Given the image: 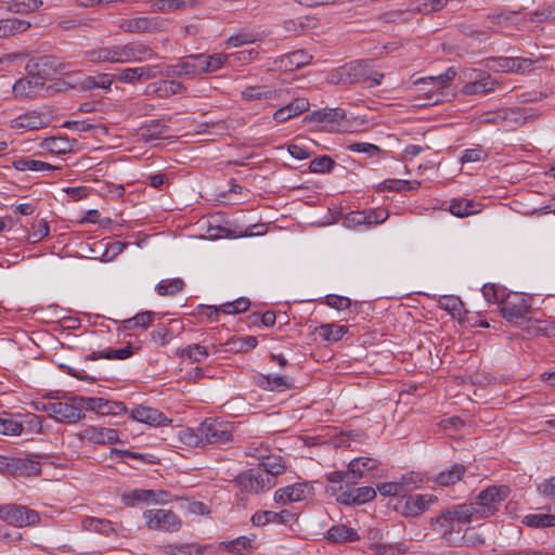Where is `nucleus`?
Returning <instances> with one entry per match:
<instances>
[{"instance_id": "obj_1", "label": "nucleus", "mask_w": 555, "mask_h": 555, "mask_svg": "<svg viewBox=\"0 0 555 555\" xmlns=\"http://www.w3.org/2000/svg\"><path fill=\"white\" fill-rule=\"evenodd\" d=\"M154 51L144 43L128 42L125 44L101 46L83 52L89 63H134L150 60Z\"/></svg>"}, {"instance_id": "obj_2", "label": "nucleus", "mask_w": 555, "mask_h": 555, "mask_svg": "<svg viewBox=\"0 0 555 555\" xmlns=\"http://www.w3.org/2000/svg\"><path fill=\"white\" fill-rule=\"evenodd\" d=\"M285 472L281 456H264L257 468H250L236 476V485L245 492L259 493L276 485V477Z\"/></svg>"}, {"instance_id": "obj_3", "label": "nucleus", "mask_w": 555, "mask_h": 555, "mask_svg": "<svg viewBox=\"0 0 555 555\" xmlns=\"http://www.w3.org/2000/svg\"><path fill=\"white\" fill-rule=\"evenodd\" d=\"M473 521L472 512L464 504H457L440 513L430 519L434 531L439 532L442 539L451 546H460L457 538L464 525Z\"/></svg>"}, {"instance_id": "obj_4", "label": "nucleus", "mask_w": 555, "mask_h": 555, "mask_svg": "<svg viewBox=\"0 0 555 555\" xmlns=\"http://www.w3.org/2000/svg\"><path fill=\"white\" fill-rule=\"evenodd\" d=\"M232 439V425L211 418L205 420L196 431L190 428L185 429L182 436V440L193 447L202 444L221 446L231 442Z\"/></svg>"}, {"instance_id": "obj_5", "label": "nucleus", "mask_w": 555, "mask_h": 555, "mask_svg": "<svg viewBox=\"0 0 555 555\" xmlns=\"http://www.w3.org/2000/svg\"><path fill=\"white\" fill-rule=\"evenodd\" d=\"M509 494L507 486H490L483 489L475 499L474 502L464 504L472 512V518H487L498 512L499 505Z\"/></svg>"}, {"instance_id": "obj_6", "label": "nucleus", "mask_w": 555, "mask_h": 555, "mask_svg": "<svg viewBox=\"0 0 555 555\" xmlns=\"http://www.w3.org/2000/svg\"><path fill=\"white\" fill-rule=\"evenodd\" d=\"M81 396L70 397L65 401H47L36 405L37 410L46 412L55 421L65 424H75L85 418Z\"/></svg>"}, {"instance_id": "obj_7", "label": "nucleus", "mask_w": 555, "mask_h": 555, "mask_svg": "<svg viewBox=\"0 0 555 555\" xmlns=\"http://www.w3.org/2000/svg\"><path fill=\"white\" fill-rule=\"evenodd\" d=\"M145 526L150 530L177 532L181 526V518L171 509H147L143 513Z\"/></svg>"}, {"instance_id": "obj_8", "label": "nucleus", "mask_w": 555, "mask_h": 555, "mask_svg": "<svg viewBox=\"0 0 555 555\" xmlns=\"http://www.w3.org/2000/svg\"><path fill=\"white\" fill-rule=\"evenodd\" d=\"M0 519L15 527H25L37 524L40 517L24 505L5 504L0 506Z\"/></svg>"}, {"instance_id": "obj_9", "label": "nucleus", "mask_w": 555, "mask_h": 555, "mask_svg": "<svg viewBox=\"0 0 555 555\" xmlns=\"http://www.w3.org/2000/svg\"><path fill=\"white\" fill-rule=\"evenodd\" d=\"M437 500V496L428 493L411 494L399 500L397 509L406 518H415L425 513Z\"/></svg>"}, {"instance_id": "obj_10", "label": "nucleus", "mask_w": 555, "mask_h": 555, "mask_svg": "<svg viewBox=\"0 0 555 555\" xmlns=\"http://www.w3.org/2000/svg\"><path fill=\"white\" fill-rule=\"evenodd\" d=\"M529 310L530 299L520 293L506 295L501 305V313L509 322L525 319Z\"/></svg>"}, {"instance_id": "obj_11", "label": "nucleus", "mask_w": 555, "mask_h": 555, "mask_svg": "<svg viewBox=\"0 0 555 555\" xmlns=\"http://www.w3.org/2000/svg\"><path fill=\"white\" fill-rule=\"evenodd\" d=\"M166 21L156 16H137L125 18L120 22L119 28L131 34H154L165 28Z\"/></svg>"}, {"instance_id": "obj_12", "label": "nucleus", "mask_w": 555, "mask_h": 555, "mask_svg": "<svg viewBox=\"0 0 555 555\" xmlns=\"http://www.w3.org/2000/svg\"><path fill=\"white\" fill-rule=\"evenodd\" d=\"M51 116L48 113L30 111L24 113L10 121V127L18 133L39 130L48 127Z\"/></svg>"}, {"instance_id": "obj_13", "label": "nucleus", "mask_w": 555, "mask_h": 555, "mask_svg": "<svg viewBox=\"0 0 555 555\" xmlns=\"http://www.w3.org/2000/svg\"><path fill=\"white\" fill-rule=\"evenodd\" d=\"M201 56L199 54L190 55L181 59L176 64H170L166 66L165 75L167 77H185L192 78L197 75L203 74Z\"/></svg>"}, {"instance_id": "obj_14", "label": "nucleus", "mask_w": 555, "mask_h": 555, "mask_svg": "<svg viewBox=\"0 0 555 555\" xmlns=\"http://www.w3.org/2000/svg\"><path fill=\"white\" fill-rule=\"evenodd\" d=\"M363 76V62H352L332 70L326 81L332 85H349L359 82Z\"/></svg>"}, {"instance_id": "obj_15", "label": "nucleus", "mask_w": 555, "mask_h": 555, "mask_svg": "<svg viewBox=\"0 0 555 555\" xmlns=\"http://www.w3.org/2000/svg\"><path fill=\"white\" fill-rule=\"evenodd\" d=\"M305 119L311 122L323 124L330 130L339 131L341 130V124L346 119V113L343 108L339 107H325L313 111L307 115Z\"/></svg>"}, {"instance_id": "obj_16", "label": "nucleus", "mask_w": 555, "mask_h": 555, "mask_svg": "<svg viewBox=\"0 0 555 555\" xmlns=\"http://www.w3.org/2000/svg\"><path fill=\"white\" fill-rule=\"evenodd\" d=\"M128 413L133 421L146 424L151 427L167 426L171 423V420L163 412L146 405H134Z\"/></svg>"}, {"instance_id": "obj_17", "label": "nucleus", "mask_w": 555, "mask_h": 555, "mask_svg": "<svg viewBox=\"0 0 555 555\" xmlns=\"http://www.w3.org/2000/svg\"><path fill=\"white\" fill-rule=\"evenodd\" d=\"M455 76V69L450 67L441 75L421 78L416 83L433 86V88L428 90V92H431L433 94H430L428 98L437 103L443 101V91L448 88L449 82L453 80Z\"/></svg>"}, {"instance_id": "obj_18", "label": "nucleus", "mask_w": 555, "mask_h": 555, "mask_svg": "<svg viewBox=\"0 0 555 555\" xmlns=\"http://www.w3.org/2000/svg\"><path fill=\"white\" fill-rule=\"evenodd\" d=\"M312 493V485L308 482H299L276 490L274 493V500L276 503L288 504L302 501Z\"/></svg>"}, {"instance_id": "obj_19", "label": "nucleus", "mask_w": 555, "mask_h": 555, "mask_svg": "<svg viewBox=\"0 0 555 555\" xmlns=\"http://www.w3.org/2000/svg\"><path fill=\"white\" fill-rule=\"evenodd\" d=\"M77 437L80 440L95 444H113L119 441V435L116 429L96 426H88L79 431Z\"/></svg>"}, {"instance_id": "obj_20", "label": "nucleus", "mask_w": 555, "mask_h": 555, "mask_svg": "<svg viewBox=\"0 0 555 555\" xmlns=\"http://www.w3.org/2000/svg\"><path fill=\"white\" fill-rule=\"evenodd\" d=\"M168 131V126L160 120H154L151 124L140 128L138 133L139 140L153 146L164 145V141L170 140L169 137H164Z\"/></svg>"}, {"instance_id": "obj_21", "label": "nucleus", "mask_w": 555, "mask_h": 555, "mask_svg": "<svg viewBox=\"0 0 555 555\" xmlns=\"http://www.w3.org/2000/svg\"><path fill=\"white\" fill-rule=\"evenodd\" d=\"M27 72L31 75L29 77L21 78L13 85V93L15 96L28 98L33 96L37 90L43 86L42 75H33L31 65H26Z\"/></svg>"}, {"instance_id": "obj_22", "label": "nucleus", "mask_w": 555, "mask_h": 555, "mask_svg": "<svg viewBox=\"0 0 555 555\" xmlns=\"http://www.w3.org/2000/svg\"><path fill=\"white\" fill-rule=\"evenodd\" d=\"M41 456L27 455L26 457H13L8 463V466L21 476H38L41 472Z\"/></svg>"}, {"instance_id": "obj_23", "label": "nucleus", "mask_w": 555, "mask_h": 555, "mask_svg": "<svg viewBox=\"0 0 555 555\" xmlns=\"http://www.w3.org/2000/svg\"><path fill=\"white\" fill-rule=\"evenodd\" d=\"M474 78L463 86V93L466 95L487 94L495 88V82L485 72L474 70Z\"/></svg>"}, {"instance_id": "obj_24", "label": "nucleus", "mask_w": 555, "mask_h": 555, "mask_svg": "<svg viewBox=\"0 0 555 555\" xmlns=\"http://www.w3.org/2000/svg\"><path fill=\"white\" fill-rule=\"evenodd\" d=\"M531 61L521 57H495L489 61V67L504 73H519L531 66Z\"/></svg>"}, {"instance_id": "obj_25", "label": "nucleus", "mask_w": 555, "mask_h": 555, "mask_svg": "<svg viewBox=\"0 0 555 555\" xmlns=\"http://www.w3.org/2000/svg\"><path fill=\"white\" fill-rule=\"evenodd\" d=\"M14 168L18 171H54L62 170L59 164H52L33 156H22L13 162Z\"/></svg>"}, {"instance_id": "obj_26", "label": "nucleus", "mask_w": 555, "mask_h": 555, "mask_svg": "<svg viewBox=\"0 0 555 555\" xmlns=\"http://www.w3.org/2000/svg\"><path fill=\"white\" fill-rule=\"evenodd\" d=\"M379 465L378 461L371 457L353 459L348 465L350 473V485H356L362 479L367 472L375 469Z\"/></svg>"}, {"instance_id": "obj_27", "label": "nucleus", "mask_w": 555, "mask_h": 555, "mask_svg": "<svg viewBox=\"0 0 555 555\" xmlns=\"http://www.w3.org/2000/svg\"><path fill=\"white\" fill-rule=\"evenodd\" d=\"M309 106H310V103L307 99L297 98L289 104L275 111V113L273 114V119L276 122H284V121L308 111Z\"/></svg>"}, {"instance_id": "obj_28", "label": "nucleus", "mask_w": 555, "mask_h": 555, "mask_svg": "<svg viewBox=\"0 0 555 555\" xmlns=\"http://www.w3.org/2000/svg\"><path fill=\"white\" fill-rule=\"evenodd\" d=\"M349 332L348 325L337 323L321 324L315 328V333L327 343L339 341Z\"/></svg>"}, {"instance_id": "obj_29", "label": "nucleus", "mask_w": 555, "mask_h": 555, "mask_svg": "<svg viewBox=\"0 0 555 555\" xmlns=\"http://www.w3.org/2000/svg\"><path fill=\"white\" fill-rule=\"evenodd\" d=\"M326 539L334 543L353 542L360 539L358 532L345 525H337L330 528Z\"/></svg>"}, {"instance_id": "obj_30", "label": "nucleus", "mask_w": 555, "mask_h": 555, "mask_svg": "<svg viewBox=\"0 0 555 555\" xmlns=\"http://www.w3.org/2000/svg\"><path fill=\"white\" fill-rule=\"evenodd\" d=\"M75 141L65 137H51L42 141L41 147L51 154H65L73 150Z\"/></svg>"}, {"instance_id": "obj_31", "label": "nucleus", "mask_w": 555, "mask_h": 555, "mask_svg": "<svg viewBox=\"0 0 555 555\" xmlns=\"http://www.w3.org/2000/svg\"><path fill=\"white\" fill-rule=\"evenodd\" d=\"M420 185L421 182L418 180L387 179L378 185V191L405 193L417 190Z\"/></svg>"}, {"instance_id": "obj_32", "label": "nucleus", "mask_w": 555, "mask_h": 555, "mask_svg": "<svg viewBox=\"0 0 555 555\" xmlns=\"http://www.w3.org/2000/svg\"><path fill=\"white\" fill-rule=\"evenodd\" d=\"M312 60V55L305 50H297L288 53L281 59L282 66L287 70H295L308 65Z\"/></svg>"}, {"instance_id": "obj_33", "label": "nucleus", "mask_w": 555, "mask_h": 555, "mask_svg": "<svg viewBox=\"0 0 555 555\" xmlns=\"http://www.w3.org/2000/svg\"><path fill=\"white\" fill-rule=\"evenodd\" d=\"M466 472V467L462 464H454L450 469L440 472L434 481L443 487L452 486L460 481Z\"/></svg>"}, {"instance_id": "obj_34", "label": "nucleus", "mask_w": 555, "mask_h": 555, "mask_svg": "<svg viewBox=\"0 0 555 555\" xmlns=\"http://www.w3.org/2000/svg\"><path fill=\"white\" fill-rule=\"evenodd\" d=\"M259 385L269 391H284L293 387V380L284 375L261 376Z\"/></svg>"}, {"instance_id": "obj_35", "label": "nucleus", "mask_w": 555, "mask_h": 555, "mask_svg": "<svg viewBox=\"0 0 555 555\" xmlns=\"http://www.w3.org/2000/svg\"><path fill=\"white\" fill-rule=\"evenodd\" d=\"M30 27V23L16 17L0 20V38L24 33Z\"/></svg>"}, {"instance_id": "obj_36", "label": "nucleus", "mask_w": 555, "mask_h": 555, "mask_svg": "<svg viewBox=\"0 0 555 555\" xmlns=\"http://www.w3.org/2000/svg\"><path fill=\"white\" fill-rule=\"evenodd\" d=\"M114 76L105 73L98 74L95 76H87L80 81V88L82 90H92L95 88L103 90H111Z\"/></svg>"}, {"instance_id": "obj_37", "label": "nucleus", "mask_w": 555, "mask_h": 555, "mask_svg": "<svg viewBox=\"0 0 555 555\" xmlns=\"http://www.w3.org/2000/svg\"><path fill=\"white\" fill-rule=\"evenodd\" d=\"M197 4V0H156L152 3L151 8L155 12H171L193 8Z\"/></svg>"}, {"instance_id": "obj_38", "label": "nucleus", "mask_w": 555, "mask_h": 555, "mask_svg": "<svg viewBox=\"0 0 555 555\" xmlns=\"http://www.w3.org/2000/svg\"><path fill=\"white\" fill-rule=\"evenodd\" d=\"M258 344L255 336L232 337L224 344L225 350L230 352H247Z\"/></svg>"}, {"instance_id": "obj_39", "label": "nucleus", "mask_w": 555, "mask_h": 555, "mask_svg": "<svg viewBox=\"0 0 555 555\" xmlns=\"http://www.w3.org/2000/svg\"><path fill=\"white\" fill-rule=\"evenodd\" d=\"M202 67H203V74L206 73H214L218 69L222 68L228 60L229 56L225 53H215V54H199Z\"/></svg>"}, {"instance_id": "obj_40", "label": "nucleus", "mask_w": 555, "mask_h": 555, "mask_svg": "<svg viewBox=\"0 0 555 555\" xmlns=\"http://www.w3.org/2000/svg\"><path fill=\"white\" fill-rule=\"evenodd\" d=\"M176 353L177 356L186 358L195 363L203 362L209 356L208 348L199 344L189 345L184 348L178 349Z\"/></svg>"}, {"instance_id": "obj_41", "label": "nucleus", "mask_w": 555, "mask_h": 555, "mask_svg": "<svg viewBox=\"0 0 555 555\" xmlns=\"http://www.w3.org/2000/svg\"><path fill=\"white\" fill-rule=\"evenodd\" d=\"M162 551L168 555H203L204 546L196 543L168 544L162 546Z\"/></svg>"}, {"instance_id": "obj_42", "label": "nucleus", "mask_w": 555, "mask_h": 555, "mask_svg": "<svg viewBox=\"0 0 555 555\" xmlns=\"http://www.w3.org/2000/svg\"><path fill=\"white\" fill-rule=\"evenodd\" d=\"M477 207L478 204L473 201L459 198L451 201L449 211L455 217L465 218L476 214L478 211Z\"/></svg>"}, {"instance_id": "obj_43", "label": "nucleus", "mask_w": 555, "mask_h": 555, "mask_svg": "<svg viewBox=\"0 0 555 555\" xmlns=\"http://www.w3.org/2000/svg\"><path fill=\"white\" fill-rule=\"evenodd\" d=\"M521 522L537 529L555 527V514H528L524 516Z\"/></svg>"}, {"instance_id": "obj_44", "label": "nucleus", "mask_w": 555, "mask_h": 555, "mask_svg": "<svg viewBox=\"0 0 555 555\" xmlns=\"http://www.w3.org/2000/svg\"><path fill=\"white\" fill-rule=\"evenodd\" d=\"M81 526L85 530L99 532L105 535H109L111 533L115 532V529L109 520L95 517H86L82 519Z\"/></svg>"}, {"instance_id": "obj_45", "label": "nucleus", "mask_w": 555, "mask_h": 555, "mask_svg": "<svg viewBox=\"0 0 555 555\" xmlns=\"http://www.w3.org/2000/svg\"><path fill=\"white\" fill-rule=\"evenodd\" d=\"M134 353V349L131 345L119 349H108L106 351H93L88 358L91 360L108 359V360H125L130 358Z\"/></svg>"}, {"instance_id": "obj_46", "label": "nucleus", "mask_w": 555, "mask_h": 555, "mask_svg": "<svg viewBox=\"0 0 555 555\" xmlns=\"http://www.w3.org/2000/svg\"><path fill=\"white\" fill-rule=\"evenodd\" d=\"M153 92L159 98H168L175 94H180L184 91V86L175 80H162L153 85Z\"/></svg>"}, {"instance_id": "obj_47", "label": "nucleus", "mask_w": 555, "mask_h": 555, "mask_svg": "<svg viewBox=\"0 0 555 555\" xmlns=\"http://www.w3.org/2000/svg\"><path fill=\"white\" fill-rule=\"evenodd\" d=\"M184 285L180 278L165 279L157 283L155 291L159 296H175L183 289Z\"/></svg>"}, {"instance_id": "obj_48", "label": "nucleus", "mask_w": 555, "mask_h": 555, "mask_svg": "<svg viewBox=\"0 0 555 555\" xmlns=\"http://www.w3.org/2000/svg\"><path fill=\"white\" fill-rule=\"evenodd\" d=\"M263 38V34L254 30H243L228 38L227 44L230 47H241L255 43Z\"/></svg>"}, {"instance_id": "obj_49", "label": "nucleus", "mask_w": 555, "mask_h": 555, "mask_svg": "<svg viewBox=\"0 0 555 555\" xmlns=\"http://www.w3.org/2000/svg\"><path fill=\"white\" fill-rule=\"evenodd\" d=\"M326 493L336 495L337 502L345 505H356L354 490L349 489V486H327Z\"/></svg>"}, {"instance_id": "obj_50", "label": "nucleus", "mask_w": 555, "mask_h": 555, "mask_svg": "<svg viewBox=\"0 0 555 555\" xmlns=\"http://www.w3.org/2000/svg\"><path fill=\"white\" fill-rule=\"evenodd\" d=\"M23 424L12 416H0V434L5 436H20Z\"/></svg>"}, {"instance_id": "obj_51", "label": "nucleus", "mask_w": 555, "mask_h": 555, "mask_svg": "<svg viewBox=\"0 0 555 555\" xmlns=\"http://www.w3.org/2000/svg\"><path fill=\"white\" fill-rule=\"evenodd\" d=\"M93 190L101 196H121L124 193L122 184H114L106 181L94 180Z\"/></svg>"}, {"instance_id": "obj_52", "label": "nucleus", "mask_w": 555, "mask_h": 555, "mask_svg": "<svg viewBox=\"0 0 555 555\" xmlns=\"http://www.w3.org/2000/svg\"><path fill=\"white\" fill-rule=\"evenodd\" d=\"M150 489H134L122 495V501L128 506H134L138 503L150 504Z\"/></svg>"}, {"instance_id": "obj_53", "label": "nucleus", "mask_w": 555, "mask_h": 555, "mask_svg": "<svg viewBox=\"0 0 555 555\" xmlns=\"http://www.w3.org/2000/svg\"><path fill=\"white\" fill-rule=\"evenodd\" d=\"M335 162L332 157L323 155L311 160L310 173H326L334 169Z\"/></svg>"}, {"instance_id": "obj_54", "label": "nucleus", "mask_w": 555, "mask_h": 555, "mask_svg": "<svg viewBox=\"0 0 555 555\" xmlns=\"http://www.w3.org/2000/svg\"><path fill=\"white\" fill-rule=\"evenodd\" d=\"M250 306L249 299L241 297L230 302L220 305L221 312L224 314H237L245 312Z\"/></svg>"}, {"instance_id": "obj_55", "label": "nucleus", "mask_w": 555, "mask_h": 555, "mask_svg": "<svg viewBox=\"0 0 555 555\" xmlns=\"http://www.w3.org/2000/svg\"><path fill=\"white\" fill-rule=\"evenodd\" d=\"M253 541L254 539L242 535L234 540L222 542L221 546H223L229 552L241 554L244 550L251 547Z\"/></svg>"}, {"instance_id": "obj_56", "label": "nucleus", "mask_w": 555, "mask_h": 555, "mask_svg": "<svg viewBox=\"0 0 555 555\" xmlns=\"http://www.w3.org/2000/svg\"><path fill=\"white\" fill-rule=\"evenodd\" d=\"M482 295L488 302H503L505 289L495 284H485L482 287Z\"/></svg>"}, {"instance_id": "obj_57", "label": "nucleus", "mask_w": 555, "mask_h": 555, "mask_svg": "<svg viewBox=\"0 0 555 555\" xmlns=\"http://www.w3.org/2000/svg\"><path fill=\"white\" fill-rule=\"evenodd\" d=\"M325 304L338 311L347 310L352 306L350 298L335 294L327 295L325 297Z\"/></svg>"}, {"instance_id": "obj_58", "label": "nucleus", "mask_w": 555, "mask_h": 555, "mask_svg": "<svg viewBox=\"0 0 555 555\" xmlns=\"http://www.w3.org/2000/svg\"><path fill=\"white\" fill-rule=\"evenodd\" d=\"M152 340L158 346H166L172 338L171 332L163 324L157 325L151 332Z\"/></svg>"}, {"instance_id": "obj_59", "label": "nucleus", "mask_w": 555, "mask_h": 555, "mask_svg": "<svg viewBox=\"0 0 555 555\" xmlns=\"http://www.w3.org/2000/svg\"><path fill=\"white\" fill-rule=\"evenodd\" d=\"M243 99L247 101L270 99L272 92L266 87H248L242 92Z\"/></svg>"}, {"instance_id": "obj_60", "label": "nucleus", "mask_w": 555, "mask_h": 555, "mask_svg": "<svg viewBox=\"0 0 555 555\" xmlns=\"http://www.w3.org/2000/svg\"><path fill=\"white\" fill-rule=\"evenodd\" d=\"M128 409L126 404L121 401H112L107 400L105 401V404L103 405V411L100 415H114L118 416L121 414H127Z\"/></svg>"}, {"instance_id": "obj_61", "label": "nucleus", "mask_w": 555, "mask_h": 555, "mask_svg": "<svg viewBox=\"0 0 555 555\" xmlns=\"http://www.w3.org/2000/svg\"><path fill=\"white\" fill-rule=\"evenodd\" d=\"M80 401L82 403V412L88 410V411H93L98 414H101L106 399L101 398V397H82L81 396Z\"/></svg>"}, {"instance_id": "obj_62", "label": "nucleus", "mask_w": 555, "mask_h": 555, "mask_svg": "<svg viewBox=\"0 0 555 555\" xmlns=\"http://www.w3.org/2000/svg\"><path fill=\"white\" fill-rule=\"evenodd\" d=\"M49 232L50 228L48 222L44 219H41L36 225H34V230L29 233L28 240L31 243L40 242L49 235Z\"/></svg>"}, {"instance_id": "obj_63", "label": "nucleus", "mask_w": 555, "mask_h": 555, "mask_svg": "<svg viewBox=\"0 0 555 555\" xmlns=\"http://www.w3.org/2000/svg\"><path fill=\"white\" fill-rule=\"evenodd\" d=\"M354 490L356 505L372 501L376 496V490L370 486L360 487Z\"/></svg>"}, {"instance_id": "obj_64", "label": "nucleus", "mask_w": 555, "mask_h": 555, "mask_svg": "<svg viewBox=\"0 0 555 555\" xmlns=\"http://www.w3.org/2000/svg\"><path fill=\"white\" fill-rule=\"evenodd\" d=\"M555 20V5L542 8L531 13L530 21L532 22H547Z\"/></svg>"}]
</instances>
